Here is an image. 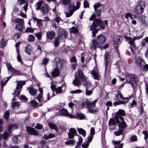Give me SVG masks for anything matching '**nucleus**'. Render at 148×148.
Segmentation results:
<instances>
[{
  "mask_svg": "<svg viewBox=\"0 0 148 148\" xmlns=\"http://www.w3.org/2000/svg\"><path fill=\"white\" fill-rule=\"evenodd\" d=\"M33 20L35 22L38 24H40L41 22V19H38L36 17H34L33 18Z\"/></svg>",
  "mask_w": 148,
  "mask_h": 148,
  "instance_id": "e2e57ef3",
  "label": "nucleus"
},
{
  "mask_svg": "<svg viewBox=\"0 0 148 148\" xmlns=\"http://www.w3.org/2000/svg\"><path fill=\"white\" fill-rule=\"evenodd\" d=\"M89 88L86 89L85 94L87 95H90L92 93V89L89 90Z\"/></svg>",
  "mask_w": 148,
  "mask_h": 148,
  "instance_id": "a18cd8bd",
  "label": "nucleus"
},
{
  "mask_svg": "<svg viewBox=\"0 0 148 148\" xmlns=\"http://www.w3.org/2000/svg\"><path fill=\"white\" fill-rule=\"evenodd\" d=\"M42 3V1H39L35 5L36 10H38L41 9V6Z\"/></svg>",
  "mask_w": 148,
  "mask_h": 148,
  "instance_id": "4c0bfd02",
  "label": "nucleus"
},
{
  "mask_svg": "<svg viewBox=\"0 0 148 148\" xmlns=\"http://www.w3.org/2000/svg\"><path fill=\"white\" fill-rule=\"evenodd\" d=\"M89 143H88L87 141L84 143L82 145V147L83 148H87L89 145Z\"/></svg>",
  "mask_w": 148,
  "mask_h": 148,
  "instance_id": "0e129e2a",
  "label": "nucleus"
},
{
  "mask_svg": "<svg viewBox=\"0 0 148 148\" xmlns=\"http://www.w3.org/2000/svg\"><path fill=\"white\" fill-rule=\"evenodd\" d=\"M10 135L9 133L8 132H5L3 134V138L4 140H6L7 138L8 137V136Z\"/></svg>",
  "mask_w": 148,
  "mask_h": 148,
  "instance_id": "bf43d9fd",
  "label": "nucleus"
},
{
  "mask_svg": "<svg viewBox=\"0 0 148 148\" xmlns=\"http://www.w3.org/2000/svg\"><path fill=\"white\" fill-rule=\"evenodd\" d=\"M47 36L49 39L52 40L55 37V32L53 31H49L47 33Z\"/></svg>",
  "mask_w": 148,
  "mask_h": 148,
  "instance_id": "aec40b11",
  "label": "nucleus"
},
{
  "mask_svg": "<svg viewBox=\"0 0 148 148\" xmlns=\"http://www.w3.org/2000/svg\"><path fill=\"white\" fill-rule=\"evenodd\" d=\"M77 131L79 134L82 135L83 137L85 136L86 132L82 128H79L78 129Z\"/></svg>",
  "mask_w": 148,
  "mask_h": 148,
  "instance_id": "473e14b6",
  "label": "nucleus"
},
{
  "mask_svg": "<svg viewBox=\"0 0 148 148\" xmlns=\"http://www.w3.org/2000/svg\"><path fill=\"white\" fill-rule=\"evenodd\" d=\"M116 97L118 101H123L125 102V103H126L128 101L129 98L124 97L121 92L119 91H118Z\"/></svg>",
  "mask_w": 148,
  "mask_h": 148,
  "instance_id": "9b49d317",
  "label": "nucleus"
},
{
  "mask_svg": "<svg viewBox=\"0 0 148 148\" xmlns=\"http://www.w3.org/2000/svg\"><path fill=\"white\" fill-rule=\"evenodd\" d=\"M60 115H63L65 116H68L70 118H76L75 116L71 114H69L68 111L67 109H61L60 111Z\"/></svg>",
  "mask_w": 148,
  "mask_h": 148,
  "instance_id": "6e6552de",
  "label": "nucleus"
},
{
  "mask_svg": "<svg viewBox=\"0 0 148 148\" xmlns=\"http://www.w3.org/2000/svg\"><path fill=\"white\" fill-rule=\"evenodd\" d=\"M140 68L143 71H148V65H140Z\"/></svg>",
  "mask_w": 148,
  "mask_h": 148,
  "instance_id": "4d7b16f0",
  "label": "nucleus"
},
{
  "mask_svg": "<svg viewBox=\"0 0 148 148\" xmlns=\"http://www.w3.org/2000/svg\"><path fill=\"white\" fill-rule=\"evenodd\" d=\"M98 26L102 29H103L105 27L104 24L102 23V21L101 19H97L94 21L90 26V30L95 29Z\"/></svg>",
  "mask_w": 148,
  "mask_h": 148,
  "instance_id": "20e7f679",
  "label": "nucleus"
},
{
  "mask_svg": "<svg viewBox=\"0 0 148 148\" xmlns=\"http://www.w3.org/2000/svg\"><path fill=\"white\" fill-rule=\"evenodd\" d=\"M116 123L115 118L114 119L113 118H110L109 121V126H112L113 127L116 125Z\"/></svg>",
  "mask_w": 148,
  "mask_h": 148,
  "instance_id": "393cba45",
  "label": "nucleus"
},
{
  "mask_svg": "<svg viewBox=\"0 0 148 148\" xmlns=\"http://www.w3.org/2000/svg\"><path fill=\"white\" fill-rule=\"evenodd\" d=\"M69 12H65V14L66 15V17H67L71 16L74 12L77 10L74 3H71L69 5L68 7Z\"/></svg>",
  "mask_w": 148,
  "mask_h": 148,
  "instance_id": "0eeeda50",
  "label": "nucleus"
},
{
  "mask_svg": "<svg viewBox=\"0 0 148 148\" xmlns=\"http://www.w3.org/2000/svg\"><path fill=\"white\" fill-rule=\"evenodd\" d=\"M91 58H89L88 55L87 53H82L81 55V61L82 63H84V62L85 60L86 62H88Z\"/></svg>",
  "mask_w": 148,
  "mask_h": 148,
  "instance_id": "dca6fc26",
  "label": "nucleus"
},
{
  "mask_svg": "<svg viewBox=\"0 0 148 148\" xmlns=\"http://www.w3.org/2000/svg\"><path fill=\"white\" fill-rule=\"evenodd\" d=\"M144 11L143 9H142V8H140L138 5L136 6L135 8V12L137 14H141Z\"/></svg>",
  "mask_w": 148,
  "mask_h": 148,
  "instance_id": "cd10ccee",
  "label": "nucleus"
},
{
  "mask_svg": "<svg viewBox=\"0 0 148 148\" xmlns=\"http://www.w3.org/2000/svg\"><path fill=\"white\" fill-rule=\"evenodd\" d=\"M126 80L128 83H130L134 88L137 86L138 81V78L136 75L132 74L127 75L126 77Z\"/></svg>",
  "mask_w": 148,
  "mask_h": 148,
  "instance_id": "7ed1b4c3",
  "label": "nucleus"
},
{
  "mask_svg": "<svg viewBox=\"0 0 148 148\" xmlns=\"http://www.w3.org/2000/svg\"><path fill=\"white\" fill-rule=\"evenodd\" d=\"M123 132L121 130H119L118 131L114 132V134L116 136H119L122 134Z\"/></svg>",
  "mask_w": 148,
  "mask_h": 148,
  "instance_id": "5fc2aeb1",
  "label": "nucleus"
},
{
  "mask_svg": "<svg viewBox=\"0 0 148 148\" xmlns=\"http://www.w3.org/2000/svg\"><path fill=\"white\" fill-rule=\"evenodd\" d=\"M38 104L37 102H36L34 100H32L31 101L30 103V105L31 106L33 107H35Z\"/></svg>",
  "mask_w": 148,
  "mask_h": 148,
  "instance_id": "09e8293b",
  "label": "nucleus"
},
{
  "mask_svg": "<svg viewBox=\"0 0 148 148\" xmlns=\"http://www.w3.org/2000/svg\"><path fill=\"white\" fill-rule=\"evenodd\" d=\"M84 86L86 87V89L89 88L92 86L91 82L89 81H86L84 83Z\"/></svg>",
  "mask_w": 148,
  "mask_h": 148,
  "instance_id": "e433bc0d",
  "label": "nucleus"
},
{
  "mask_svg": "<svg viewBox=\"0 0 148 148\" xmlns=\"http://www.w3.org/2000/svg\"><path fill=\"white\" fill-rule=\"evenodd\" d=\"M12 140L14 144H17L18 143V139L17 136H14L12 138Z\"/></svg>",
  "mask_w": 148,
  "mask_h": 148,
  "instance_id": "052dcab7",
  "label": "nucleus"
},
{
  "mask_svg": "<svg viewBox=\"0 0 148 148\" xmlns=\"http://www.w3.org/2000/svg\"><path fill=\"white\" fill-rule=\"evenodd\" d=\"M42 12L44 14L47 13L49 11V5L46 4H45L42 5L41 9Z\"/></svg>",
  "mask_w": 148,
  "mask_h": 148,
  "instance_id": "a211bd4d",
  "label": "nucleus"
},
{
  "mask_svg": "<svg viewBox=\"0 0 148 148\" xmlns=\"http://www.w3.org/2000/svg\"><path fill=\"white\" fill-rule=\"evenodd\" d=\"M12 106L13 109L14 110L18 109L19 107V103L16 101L13 102L12 103Z\"/></svg>",
  "mask_w": 148,
  "mask_h": 148,
  "instance_id": "72a5a7b5",
  "label": "nucleus"
},
{
  "mask_svg": "<svg viewBox=\"0 0 148 148\" xmlns=\"http://www.w3.org/2000/svg\"><path fill=\"white\" fill-rule=\"evenodd\" d=\"M77 134L76 130L73 128H71L69 130V132L68 133V138L70 139H73L74 136Z\"/></svg>",
  "mask_w": 148,
  "mask_h": 148,
  "instance_id": "ddd939ff",
  "label": "nucleus"
},
{
  "mask_svg": "<svg viewBox=\"0 0 148 148\" xmlns=\"http://www.w3.org/2000/svg\"><path fill=\"white\" fill-rule=\"evenodd\" d=\"M124 104H125V102L123 101H118L114 102L113 103V105L114 106H116L117 105H120Z\"/></svg>",
  "mask_w": 148,
  "mask_h": 148,
  "instance_id": "6e6d98bb",
  "label": "nucleus"
},
{
  "mask_svg": "<svg viewBox=\"0 0 148 148\" xmlns=\"http://www.w3.org/2000/svg\"><path fill=\"white\" fill-rule=\"evenodd\" d=\"M77 72L79 77L81 79L82 81V82L85 81L86 79L82 71L80 69H79Z\"/></svg>",
  "mask_w": 148,
  "mask_h": 148,
  "instance_id": "412c9836",
  "label": "nucleus"
},
{
  "mask_svg": "<svg viewBox=\"0 0 148 148\" xmlns=\"http://www.w3.org/2000/svg\"><path fill=\"white\" fill-rule=\"evenodd\" d=\"M10 115V113L9 111L8 110H7L4 112V118L7 121H8L9 116Z\"/></svg>",
  "mask_w": 148,
  "mask_h": 148,
  "instance_id": "58836bf2",
  "label": "nucleus"
},
{
  "mask_svg": "<svg viewBox=\"0 0 148 148\" xmlns=\"http://www.w3.org/2000/svg\"><path fill=\"white\" fill-rule=\"evenodd\" d=\"M121 37L119 35H116L114 38L113 45L115 48H117L121 43Z\"/></svg>",
  "mask_w": 148,
  "mask_h": 148,
  "instance_id": "9d476101",
  "label": "nucleus"
},
{
  "mask_svg": "<svg viewBox=\"0 0 148 148\" xmlns=\"http://www.w3.org/2000/svg\"><path fill=\"white\" fill-rule=\"evenodd\" d=\"M106 37L102 34H100L97 37V40H93L90 43V47L95 50L99 45L103 44L106 40Z\"/></svg>",
  "mask_w": 148,
  "mask_h": 148,
  "instance_id": "f257e3e1",
  "label": "nucleus"
},
{
  "mask_svg": "<svg viewBox=\"0 0 148 148\" xmlns=\"http://www.w3.org/2000/svg\"><path fill=\"white\" fill-rule=\"evenodd\" d=\"M95 134V130L93 127H92L90 130V135L94 136Z\"/></svg>",
  "mask_w": 148,
  "mask_h": 148,
  "instance_id": "69168bd1",
  "label": "nucleus"
},
{
  "mask_svg": "<svg viewBox=\"0 0 148 148\" xmlns=\"http://www.w3.org/2000/svg\"><path fill=\"white\" fill-rule=\"evenodd\" d=\"M17 3L19 5H22L23 4H25L23 7V9L25 12H27L28 9V5L27 0H18Z\"/></svg>",
  "mask_w": 148,
  "mask_h": 148,
  "instance_id": "f8f14e48",
  "label": "nucleus"
},
{
  "mask_svg": "<svg viewBox=\"0 0 148 148\" xmlns=\"http://www.w3.org/2000/svg\"><path fill=\"white\" fill-rule=\"evenodd\" d=\"M68 36V34L67 32L62 29L61 32H60V35L58 36V38L63 39L66 37Z\"/></svg>",
  "mask_w": 148,
  "mask_h": 148,
  "instance_id": "6ab92c4d",
  "label": "nucleus"
},
{
  "mask_svg": "<svg viewBox=\"0 0 148 148\" xmlns=\"http://www.w3.org/2000/svg\"><path fill=\"white\" fill-rule=\"evenodd\" d=\"M7 67L8 68V70L9 73L11 72V73H15L17 72V71H16L14 68H13L12 66L11 65H7ZM19 71H17V72H19Z\"/></svg>",
  "mask_w": 148,
  "mask_h": 148,
  "instance_id": "c85d7f7f",
  "label": "nucleus"
},
{
  "mask_svg": "<svg viewBox=\"0 0 148 148\" xmlns=\"http://www.w3.org/2000/svg\"><path fill=\"white\" fill-rule=\"evenodd\" d=\"M60 75V71L58 68H56L51 73L52 76L55 77H57Z\"/></svg>",
  "mask_w": 148,
  "mask_h": 148,
  "instance_id": "4be33fe9",
  "label": "nucleus"
},
{
  "mask_svg": "<svg viewBox=\"0 0 148 148\" xmlns=\"http://www.w3.org/2000/svg\"><path fill=\"white\" fill-rule=\"evenodd\" d=\"M70 32L77 33L78 32V30L74 27H73L71 29Z\"/></svg>",
  "mask_w": 148,
  "mask_h": 148,
  "instance_id": "8fccbe9b",
  "label": "nucleus"
},
{
  "mask_svg": "<svg viewBox=\"0 0 148 148\" xmlns=\"http://www.w3.org/2000/svg\"><path fill=\"white\" fill-rule=\"evenodd\" d=\"M136 62L139 65H147L146 64L144 61L140 58H138L136 60Z\"/></svg>",
  "mask_w": 148,
  "mask_h": 148,
  "instance_id": "2f4dec72",
  "label": "nucleus"
},
{
  "mask_svg": "<svg viewBox=\"0 0 148 148\" xmlns=\"http://www.w3.org/2000/svg\"><path fill=\"white\" fill-rule=\"evenodd\" d=\"M54 63L56 65H62V63L61 62V60L59 58H56L54 61Z\"/></svg>",
  "mask_w": 148,
  "mask_h": 148,
  "instance_id": "603ef678",
  "label": "nucleus"
},
{
  "mask_svg": "<svg viewBox=\"0 0 148 148\" xmlns=\"http://www.w3.org/2000/svg\"><path fill=\"white\" fill-rule=\"evenodd\" d=\"M97 101L96 99L93 101H83L81 104L82 108L83 109L85 108H94L95 107V104Z\"/></svg>",
  "mask_w": 148,
  "mask_h": 148,
  "instance_id": "39448f33",
  "label": "nucleus"
},
{
  "mask_svg": "<svg viewBox=\"0 0 148 148\" xmlns=\"http://www.w3.org/2000/svg\"><path fill=\"white\" fill-rule=\"evenodd\" d=\"M142 36H134L133 38L129 37H125L126 41L130 45V47L132 54L134 53V51L136 48V45L135 43V41L136 40L142 38Z\"/></svg>",
  "mask_w": 148,
  "mask_h": 148,
  "instance_id": "f03ea898",
  "label": "nucleus"
},
{
  "mask_svg": "<svg viewBox=\"0 0 148 148\" xmlns=\"http://www.w3.org/2000/svg\"><path fill=\"white\" fill-rule=\"evenodd\" d=\"M25 51L27 53L30 55L33 51V47L31 45L28 44L25 47Z\"/></svg>",
  "mask_w": 148,
  "mask_h": 148,
  "instance_id": "2eb2a0df",
  "label": "nucleus"
},
{
  "mask_svg": "<svg viewBox=\"0 0 148 148\" xmlns=\"http://www.w3.org/2000/svg\"><path fill=\"white\" fill-rule=\"evenodd\" d=\"M116 116H125V115L124 110L121 109L119 110L116 113Z\"/></svg>",
  "mask_w": 148,
  "mask_h": 148,
  "instance_id": "f704fd0d",
  "label": "nucleus"
},
{
  "mask_svg": "<svg viewBox=\"0 0 148 148\" xmlns=\"http://www.w3.org/2000/svg\"><path fill=\"white\" fill-rule=\"evenodd\" d=\"M91 74L92 75V77L94 79H96L98 80H99L100 75L97 72L92 70L91 72Z\"/></svg>",
  "mask_w": 148,
  "mask_h": 148,
  "instance_id": "f3484780",
  "label": "nucleus"
},
{
  "mask_svg": "<svg viewBox=\"0 0 148 148\" xmlns=\"http://www.w3.org/2000/svg\"><path fill=\"white\" fill-rule=\"evenodd\" d=\"M72 83L74 86L78 87L80 86L81 84V81L78 77L75 78V79L73 80Z\"/></svg>",
  "mask_w": 148,
  "mask_h": 148,
  "instance_id": "b1692460",
  "label": "nucleus"
},
{
  "mask_svg": "<svg viewBox=\"0 0 148 148\" xmlns=\"http://www.w3.org/2000/svg\"><path fill=\"white\" fill-rule=\"evenodd\" d=\"M64 84L62 85L61 86L58 87L56 89V93H61L62 92V88Z\"/></svg>",
  "mask_w": 148,
  "mask_h": 148,
  "instance_id": "a19ab883",
  "label": "nucleus"
},
{
  "mask_svg": "<svg viewBox=\"0 0 148 148\" xmlns=\"http://www.w3.org/2000/svg\"><path fill=\"white\" fill-rule=\"evenodd\" d=\"M143 134L144 135V139L145 141H147V139L148 138V133L146 131H143L142 132Z\"/></svg>",
  "mask_w": 148,
  "mask_h": 148,
  "instance_id": "13d9d810",
  "label": "nucleus"
},
{
  "mask_svg": "<svg viewBox=\"0 0 148 148\" xmlns=\"http://www.w3.org/2000/svg\"><path fill=\"white\" fill-rule=\"evenodd\" d=\"M18 125L16 124H12L10 125L8 128V130L10 133H11L12 131L17 129Z\"/></svg>",
  "mask_w": 148,
  "mask_h": 148,
  "instance_id": "5701e85b",
  "label": "nucleus"
},
{
  "mask_svg": "<svg viewBox=\"0 0 148 148\" xmlns=\"http://www.w3.org/2000/svg\"><path fill=\"white\" fill-rule=\"evenodd\" d=\"M50 93L49 92H48L47 94V100L45 101L42 100V103H45L47 101L49 100L51 97H53L54 96V95H53V94L52 96L51 97H50Z\"/></svg>",
  "mask_w": 148,
  "mask_h": 148,
  "instance_id": "c03bdc74",
  "label": "nucleus"
},
{
  "mask_svg": "<svg viewBox=\"0 0 148 148\" xmlns=\"http://www.w3.org/2000/svg\"><path fill=\"white\" fill-rule=\"evenodd\" d=\"M27 132L31 135L35 136L38 135V133L34 128L30 127H27Z\"/></svg>",
  "mask_w": 148,
  "mask_h": 148,
  "instance_id": "4468645a",
  "label": "nucleus"
},
{
  "mask_svg": "<svg viewBox=\"0 0 148 148\" xmlns=\"http://www.w3.org/2000/svg\"><path fill=\"white\" fill-rule=\"evenodd\" d=\"M130 140L131 142L136 141L137 140V138L136 136L133 135L131 137Z\"/></svg>",
  "mask_w": 148,
  "mask_h": 148,
  "instance_id": "680f3d73",
  "label": "nucleus"
},
{
  "mask_svg": "<svg viewBox=\"0 0 148 148\" xmlns=\"http://www.w3.org/2000/svg\"><path fill=\"white\" fill-rule=\"evenodd\" d=\"M77 117L78 118L80 119H84L85 118V116L84 114H81L79 113L77 114Z\"/></svg>",
  "mask_w": 148,
  "mask_h": 148,
  "instance_id": "3c124183",
  "label": "nucleus"
},
{
  "mask_svg": "<svg viewBox=\"0 0 148 148\" xmlns=\"http://www.w3.org/2000/svg\"><path fill=\"white\" fill-rule=\"evenodd\" d=\"M116 123L119 124V130H121L124 131L126 127L127 124L125 122H120L119 120L118 119V118L117 116H115Z\"/></svg>",
  "mask_w": 148,
  "mask_h": 148,
  "instance_id": "1a4fd4ad",
  "label": "nucleus"
},
{
  "mask_svg": "<svg viewBox=\"0 0 148 148\" xmlns=\"http://www.w3.org/2000/svg\"><path fill=\"white\" fill-rule=\"evenodd\" d=\"M26 83V82L24 81H21L17 82V85L16 87V90H18L21 88L23 85Z\"/></svg>",
  "mask_w": 148,
  "mask_h": 148,
  "instance_id": "bb28decb",
  "label": "nucleus"
},
{
  "mask_svg": "<svg viewBox=\"0 0 148 148\" xmlns=\"http://www.w3.org/2000/svg\"><path fill=\"white\" fill-rule=\"evenodd\" d=\"M138 20L142 23H144L145 21V16H141L139 17Z\"/></svg>",
  "mask_w": 148,
  "mask_h": 148,
  "instance_id": "864d4df0",
  "label": "nucleus"
},
{
  "mask_svg": "<svg viewBox=\"0 0 148 148\" xmlns=\"http://www.w3.org/2000/svg\"><path fill=\"white\" fill-rule=\"evenodd\" d=\"M75 143V141L73 140H69L65 142V144L66 145H73Z\"/></svg>",
  "mask_w": 148,
  "mask_h": 148,
  "instance_id": "de8ad7c7",
  "label": "nucleus"
},
{
  "mask_svg": "<svg viewBox=\"0 0 148 148\" xmlns=\"http://www.w3.org/2000/svg\"><path fill=\"white\" fill-rule=\"evenodd\" d=\"M48 125L50 128L55 130L57 132H58L59 130L56 124L52 123H49L48 124Z\"/></svg>",
  "mask_w": 148,
  "mask_h": 148,
  "instance_id": "7c9ffc66",
  "label": "nucleus"
},
{
  "mask_svg": "<svg viewBox=\"0 0 148 148\" xmlns=\"http://www.w3.org/2000/svg\"><path fill=\"white\" fill-rule=\"evenodd\" d=\"M15 22L18 23L15 26L16 29L18 31H22L24 29V22L23 20L21 19H16Z\"/></svg>",
  "mask_w": 148,
  "mask_h": 148,
  "instance_id": "423d86ee",
  "label": "nucleus"
},
{
  "mask_svg": "<svg viewBox=\"0 0 148 148\" xmlns=\"http://www.w3.org/2000/svg\"><path fill=\"white\" fill-rule=\"evenodd\" d=\"M29 91L31 95L35 96L37 94V89H34L32 87H30L29 88Z\"/></svg>",
  "mask_w": 148,
  "mask_h": 148,
  "instance_id": "a878e982",
  "label": "nucleus"
},
{
  "mask_svg": "<svg viewBox=\"0 0 148 148\" xmlns=\"http://www.w3.org/2000/svg\"><path fill=\"white\" fill-rule=\"evenodd\" d=\"M104 58L105 62L108 63L110 60L109 55L108 53H105Z\"/></svg>",
  "mask_w": 148,
  "mask_h": 148,
  "instance_id": "ea45409f",
  "label": "nucleus"
},
{
  "mask_svg": "<svg viewBox=\"0 0 148 148\" xmlns=\"http://www.w3.org/2000/svg\"><path fill=\"white\" fill-rule=\"evenodd\" d=\"M55 136L54 134L51 133L49 134L48 135L45 134L44 135L43 137L45 139L48 140L49 139L54 138Z\"/></svg>",
  "mask_w": 148,
  "mask_h": 148,
  "instance_id": "c9c22d12",
  "label": "nucleus"
},
{
  "mask_svg": "<svg viewBox=\"0 0 148 148\" xmlns=\"http://www.w3.org/2000/svg\"><path fill=\"white\" fill-rule=\"evenodd\" d=\"M12 77V76H10L5 78L1 82V84L2 88L5 86V84L8 82L9 80Z\"/></svg>",
  "mask_w": 148,
  "mask_h": 148,
  "instance_id": "c756f323",
  "label": "nucleus"
},
{
  "mask_svg": "<svg viewBox=\"0 0 148 148\" xmlns=\"http://www.w3.org/2000/svg\"><path fill=\"white\" fill-rule=\"evenodd\" d=\"M35 127L36 129L40 130L42 129L43 126L40 124L37 123Z\"/></svg>",
  "mask_w": 148,
  "mask_h": 148,
  "instance_id": "338daca9",
  "label": "nucleus"
},
{
  "mask_svg": "<svg viewBox=\"0 0 148 148\" xmlns=\"http://www.w3.org/2000/svg\"><path fill=\"white\" fill-rule=\"evenodd\" d=\"M35 39L34 36L33 35H29L27 37V40L29 42H32L34 41Z\"/></svg>",
  "mask_w": 148,
  "mask_h": 148,
  "instance_id": "79ce46f5",
  "label": "nucleus"
},
{
  "mask_svg": "<svg viewBox=\"0 0 148 148\" xmlns=\"http://www.w3.org/2000/svg\"><path fill=\"white\" fill-rule=\"evenodd\" d=\"M34 31V29L30 28L28 27L27 28L26 30L25 31V32H30V33H33Z\"/></svg>",
  "mask_w": 148,
  "mask_h": 148,
  "instance_id": "774afa93",
  "label": "nucleus"
},
{
  "mask_svg": "<svg viewBox=\"0 0 148 148\" xmlns=\"http://www.w3.org/2000/svg\"><path fill=\"white\" fill-rule=\"evenodd\" d=\"M0 44L1 47L2 48H3L7 45L6 42L4 41V39L2 38H1V42Z\"/></svg>",
  "mask_w": 148,
  "mask_h": 148,
  "instance_id": "49530a36",
  "label": "nucleus"
},
{
  "mask_svg": "<svg viewBox=\"0 0 148 148\" xmlns=\"http://www.w3.org/2000/svg\"><path fill=\"white\" fill-rule=\"evenodd\" d=\"M138 5L140 8H142V9H144V8L145 6V3L144 1H141L139 3Z\"/></svg>",
  "mask_w": 148,
  "mask_h": 148,
  "instance_id": "37998d69",
  "label": "nucleus"
}]
</instances>
